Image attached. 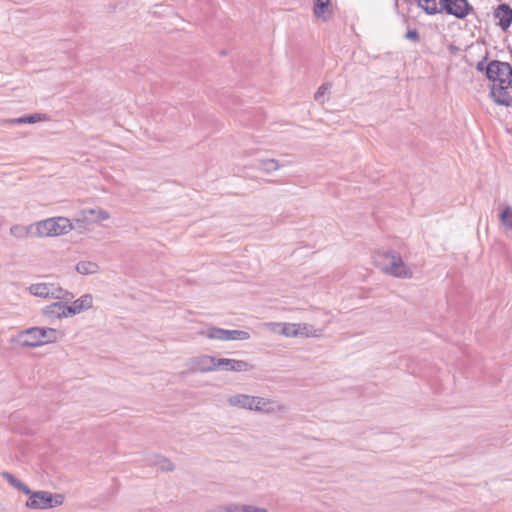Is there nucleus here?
<instances>
[{"label": "nucleus", "mask_w": 512, "mask_h": 512, "mask_svg": "<svg viewBox=\"0 0 512 512\" xmlns=\"http://www.w3.org/2000/svg\"><path fill=\"white\" fill-rule=\"evenodd\" d=\"M313 13L317 18H322L324 21H327V17L325 13L329 11V7L331 6V0H313Z\"/></svg>", "instance_id": "6ab92c4d"}, {"label": "nucleus", "mask_w": 512, "mask_h": 512, "mask_svg": "<svg viewBox=\"0 0 512 512\" xmlns=\"http://www.w3.org/2000/svg\"><path fill=\"white\" fill-rule=\"evenodd\" d=\"M82 213L83 219H76L77 222H98L110 218V214L103 209H85Z\"/></svg>", "instance_id": "4468645a"}, {"label": "nucleus", "mask_w": 512, "mask_h": 512, "mask_svg": "<svg viewBox=\"0 0 512 512\" xmlns=\"http://www.w3.org/2000/svg\"><path fill=\"white\" fill-rule=\"evenodd\" d=\"M29 499L26 506L31 509H51L64 503L65 497L60 493H52L49 491H32L28 494Z\"/></svg>", "instance_id": "7ed1b4c3"}, {"label": "nucleus", "mask_w": 512, "mask_h": 512, "mask_svg": "<svg viewBox=\"0 0 512 512\" xmlns=\"http://www.w3.org/2000/svg\"><path fill=\"white\" fill-rule=\"evenodd\" d=\"M93 297L91 294H84L80 298L76 299L71 305L66 303V311L69 316H73L81 313L92 307Z\"/></svg>", "instance_id": "f8f14e48"}, {"label": "nucleus", "mask_w": 512, "mask_h": 512, "mask_svg": "<svg viewBox=\"0 0 512 512\" xmlns=\"http://www.w3.org/2000/svg\"><path fill=\"white\" fill-rule=\"evenodd\" d=\"M439 5L440 13H446L458 19H464L473 11L468 0H440Z\"/></svg>", "instance_id": "39448f33"}, {"label": "nucleus", "mask_w": 512, "mask_h": 512, "mask_svg": "<svg viewBox=\"0 0 512 512\" xmlns=\"http://www.w3.org/2000/svg\"><path fill=\"white\" fill-rule=\"evenodd\" d=\"M200 335L207 337L209 339L221 340L224 341V329L218 328L215 326L208 327L206 330H201L199 332Z\"/></svg>", "instance_id": "5701e85b"}, {"label": "nucleus", "mask_w": 512, "mask_h": 512, "mask_svg": "<svg viewBox=\"0 0 512 512\" xmlns=\"http://www.w3.org/2000/svg\"><path fill=\"white\" fill-rule=\"evenodd\" d=\"M301 325L300 324H283L281 334L287 337H296L297 335L305 334L307 335V332L301 331Z\"/></svg>", "instance_id": "b1692460"}, {"label": "nucleus", "mask_w": 512, "mask_h": 512, "mask_svg": "<svg viewBox=\"0 0 512 512\" xmlns=\"http://www.w3.org/2000/svg\"><path fill=\"white\" fill-rule=\"evenodd\" d=\"M51 288L53 284L49 283H36L29 287V291L32 295L42 298H50Z\"/></svg>", "instance_id": "f3484780"}, {"label": "nucleus", "mask_w": 512, "mask_h": 512, "mask_svg": "<svg viewBox=\"0 0 512 512\" xmlns=\"http://www.w3.org/2000/svg\"><path fill=\"white\" fill-rule=\"evenodd\" d=\"M495 17L503 30L508 29L512 23V7L506 3L499 4L495 10Z\"/></svg>", "instance_id": "ddd939ff"}, {"label": "nucleus", "mask_w": 512, "mask_h": 512, "mask_svg": "<svg viewBox=\"0 0 512 512\" xmlns=\"http://www.w3.org/2000/svg\"><path fill=\"white\" fill-rule=\"evenodd\" d=\"M73 224L66 217L48 218L36 223V234L40 237L58 236L72 230Z\"/></svg>", "instance_id": "f03ea898"}, {"label": "nucleus", "mask_w": 512, "mask_h": 512, "mask_svg": "<svg viewBox=\"0 0 512 512\" xmlns=\"http://www.w3.org/2000/svg\"><path fill=\"white\" fill-rule=\"evenodd\" d=\"M379 257L389 261V263L381 267L386 274L403 279L412 278V270L405 264L400 253L396 250H386L383 254H379Z\"/></svg>", "instance_id": "f257e3e1"}, {"label": "nucleus", "mask_w": 512, "mask_h": 512, "mask_svg": "<svg viewBox=\"0 0 512 512\" xmlns=\"http://www.w3.org/2000/svg\"><path fill=\"white\" fill-rule=\"evenodd\" d=\"M487 79L497 84L512 85V67L508 62L492 60L489 62Z\"/></svg>", "instance_id": "20e7f679"}, {"label": "nucleus", "mask_w": 512, "mask_h": 512, "mask_svg": "<svg viewBox=\"0 0 512 512\" xmlns=\"http://www.w3.org/2000/svg\"><path fill=\"white\" fill-rule=\"evenodd\" d=\"M245 505L229 504L223 508V512H244Z\"/></svg>", "instance_id": "2f4dec72"}, {"label": "nucleus", "mask_w": 512, "mask_h": 512, "mask_svg": "<svg viewBox=\"0 0 512 512\" xmlns=\"http://www.w3.org/2000/svg\"><path fill=\"white\" fill-rule=\"evenodd\" d=\"M331 89V84L330 83H324L322 84L316 91L315 95H314V99L315 101L319 102V103H323L324 100H323V97L325 96V94Z\"/></svg>", "instance_id": "cd10ccee"}, {"label": "nucleus", "mask_w": 512, "mask_h": 512, "mask_svg": "<svg viewBox=\"0 0 512 512\" xmlns=\"http://www.w3.org/2000/svg\"><path fill=\"white\" fill-rule=\"evenodd\" d=\"M405 38L409 41L417 43L420 41V34L416 28H413V29L409 28L405 34Z\"/></svg>", "instance_id": "7c9ffc66"}, {"label": "nucleus", "mask_w": 512, "mask_h": 512, "mask_svg": "<svg viewBox=\"0 0 512 512\" xmlns=\"http://www.w3.org/2000/svg\"><path fill=\"white\" fill-rule=\"evenodd\" d=\"M224 341L229 340H247L250 338V333L245 330H228L224 329Z\"/></svg>", "instance_id": "4be33fe9"}, {"label": "nucleus", "mask_w": 512, "mask_h": 512, "mask_svg": "<svg viewBox=\"0 0 512 512\" xmlns=\"http://www.w3.org/2000/svg\"><path fill=\"white\" fill-rule=\"evenodd\" d=\"M448 49H449L450 53H451V54H453V55H456V54L459 52V50H460V49H459L457 46H455L454 44H450V45L448 46Z\"/></svg>", "instance_id": "72a5a7b5"}, {"label": "nucleus", "mask_w": 512, "mask_h": 512, "mask_svg": "<svg viewBox=\"0 0 512 512\" xmlns=\"http://www.w3.org/2000/svg\"><path fill=\"white\" fill-rule=\"evenodd\" d=\"M11 486H13L14 488H16L17 490L21 491L22 493H24L25 495L26 494H30L31 493V489L25 484L23 483L21 480H19L18 478H16L12 473L8 472V471H3L1 472L0 474Z\"/></svg>", "instance_id": "dca6fc26"}, {"label": "nucleus", "mask_w": 512, "mask_h": 512, "mask_svg": "<svg viewBox=\"0 0 512 512\" xmlns=\"http://www.w3.org/2000/svg\"><path fill=\"white\" fill-rule=\"evenodd\" d=\"M227 402L231 406L254 410V411H263L264 406L267 405V400L262 397L251 396L246 394H236L230 396L227 399Z\"/></svg>", "instance_id": "423d86ee"}, {"label": "nucleus", "mask_w": 512, "mask_h": 512, "mask_svg": "<svg viewBox=\"0 0 512 512\" xmlns=\"http://www.w3.org/2000/svg\"><path fill=\"white\" fill-rule=\"evenodd\" d=\"M302 328H303V330H306L307 326L304 324Z\"/></svg>", "instance_id": "c9c22d12"}, {"label": "nucleus", "mask_w": 512, "mask_h": 512, "mask_svg": "<svg viewBox=\"0 0 512 512\" xmlns=\"http://www.w3.org/2000/svg\"><path fill=\"white\" fill-rule=\"evenodd\" d=\"M216 357L210 355H201L189 359V368L193 372H211L215 371Z\"/></svg>", "instance_id": "9d476101"}, {"label": "nucleus", "mask_w": 512, "mask_h": 512, "mask_svg": "<svg viewBox=\"0 0 512 512\" xmlns=\"http://www.w3.org/2000/svg\"><path fill=\"white\" fill-rule=\"evenodd\" d=\"M405 2H408V0H404Z\"/></svg>", "instance_id": "e433bc0d"}, {"label": "nucleus", "mask_w": 512, "mask_h": 512, "mask_svg": "<svg viewBox=\"0 0 512 512\" xmlns=\"http://www.w3.org/2000/svg\"><path fill=\"white\" fill-rule=\"evenodd\" d=\"M41 333L42 332L38 329V327H30L20 331L15 337L12 338L11 341L20 345L21 347L35 348L43 346V342L38 336L42 335Z\"/></svg>", "instance_id": "0eeeda50"}, {"label": "nucleus", "mask_w": 512, "mask_h": 512, "mask_svg": "<svg viewBox=\"0 0 512 512\" xmlns=\"http://www.w3.org/2000/svg\"><path fill=\"white\" fill-rule=\"evenodd\" d=\"M99 269V265L92 261H80L76 264V271L82 275L95 274Z\"/></svg>", "instance_id": "aec40b11"}, {"label": "nucleus", "mask_w": 512, "mask_h": 512, "mask_svg": "<svg viewBox=\"0 0 512 512\" xmlns=\"http://www.w3.org/2000/svg\"><path fill=\"white\" fill-rule=\"evenodd\" d=\"M153 464L163 472H172L175 469V465L168 458L159 455L155 456Z\"/></svg>", "instance_id": "a878e982"}, {"label": "nucleus", "mask_w": 512, "mask_h": 512, "mask_svg": "<svg viewBox=\"0 0 512 512\" xmlns=\"http://www.w3.org/2000/svg\"><path fill=\"white\" fill-rule=\"evenodd\" d=\"M50 298L68 301V300L73 299L74 295L71 292L64 290L61 287H56L53 284V288H51V292H50Z\"/></svg>", "instance_id": "393cba45"}, {"label": "nucleus", "mask_w": 512, "mask_h": 512, "mask_svg": "<svg viewBox=\"0 0 512 512\" xmlns=\"http://www.w3.org/2000/svg\"><path fill=\"white\" fill-rule=\"evenodd\" d=\"M49 117L47 114L44 113H34V114H28L24 115L19 118L10 119L9 122L12 124H33L40 121H46Z\"/></svg>", "instance_id": "2eb2a0df"}, {"label": "nucleus", "mask_w": 512, "mask_h": 512, "mask_svg": "<svg viewBox=\"0 0 512 512\" xmlns=\"http://www.w3.org/2000/svg\"><path fill=\"white\" fill-rule=\"evenodd\" d=\"M266 181L269 182V183H274L275 182L273 180H266Z\"/></svg>", "instance_id": "f704fd0d"}, {"label": "nucleus", "mask_w": 512, "mask_h": 512, "mask_svg": "<svg viewBox=\"0 0 512 512\" xmlns=\"http://www.w3.org/2000/svg\"><path fill=\"white\" fill-rule=\"evenodd\" d=\"M42 335H38L43 345L54 343L58 340L59 332L54 328L38 327Z\"/></svg>", "instance_id": "412c9836"}, {"label": "nucleus", "mask_w": 512, "mask_h": 512, "mask_svg": "<svg viewBox=\"0 0 512 512\" xmlns=\"http://www.w3.org/2000/svg\"><path fill=\"white\" fill-rule=\"evenodd\" d=\"M253 369V365L244 361L229 358H217L215 370L221 371H233V372H245Z\"/></svg>", "instance_id": "1a4fd4ad"}, {"label": "nucleus", "mask_w": 512, "mask_h": 512, "mask_svg": "<svg viewBox=\"0 0 512 512\" xmlns=\"http://www.w3.org/2000/svg\"><path fill=\"white\" fill-rule=\"evenodd\" d=\"M500 223L507 229L512 230V207L507 205L499 214Z\"/></svg>", "instance_id": "bb28decb"}, {"label": "nucleus", "mask_w": 512, "mask_h": 512, "mask_svg": "<svg viewBox=\"0 0 512 512\" xmlns=\"http://www.w3.org/2000/svg\"><path fill=\"white\" fill-rule=\"evenodd\" d=\"M42 315L50 320L69 317V313L66 311V303L62 301L45 306L42 310Z\"/></svg>", "instance_id": "9b49d317"}, {"label": "nucleus", "mask_w": 512, "mask_h": 512, "mask_svg": "<svg viewBox=\"0 0 512 512\" xmlns=\"http://www.w3.org/2000/svg\"><path fill=\"white\" fill-rule=\"evenodd\" d=\"M11 235L17 237V238H23L28 234V228L21 226V225H13L10 228Z\"/></svg>", "instance_id": "c85d7f7f"}, {"label": "nucleus", "mask_w": 512, "mask_h": 512, "mask_svg": "<svg viewBox=\"0 0 512 512\" xmlns=\"http://www.w3.org/2000/svg\"><path fill=\"white\" fill-rule=\"evenodd\" d=\"M510 86L497 83L491 85L489 96L496 105L512 107V96L508 92Z\"/></svg>", "instance_id": "6e6552de"}, {"label": "nucleus", "mask_w": 512, "mask_h": 512, "mask_svg": "<svg viewBox=\"0 0 512 512\" xmlns=\"http://www.w3.org/2000/svg\"><path fill=\"white\" fill-rule=\"evenodd\" d=\"M488 60V53L476 64V70L478 72L483 73L487 77V70L489 68V63L486 64Z\"/></svg>", "instance_id": "c756f323"}, {"label": "nucleus", "mask_w": 512, "mask_h": 512, "mask_svg": "<svg viewBox=\"0 0 512 512\" xmlns=\"http://www.w3.org/2000/svg\"><path fill=\"white\" fill-rule=\"evenodd\" d=\"M244 512H268V510L265 508H261V507L245 505Z\"/></svg>", "instance_id": "473e14b6"}, {"label": "nucleus", "mask_w": 512, "mask_h": 512, "mask_svg": "<svg viewBox=\"0 0 512 512\" xmlns=\"http://www.w3.org/2000/svg\"><path fill=\"white\" fill-rule=\"evenodd\" d=\"M281 166L282 165L279 163V161L273 158L258 160V164L256 165L259 170L266 174L277 171Z\"/></svg>", "instance_id": "a211bd4d"}]
</instances>
